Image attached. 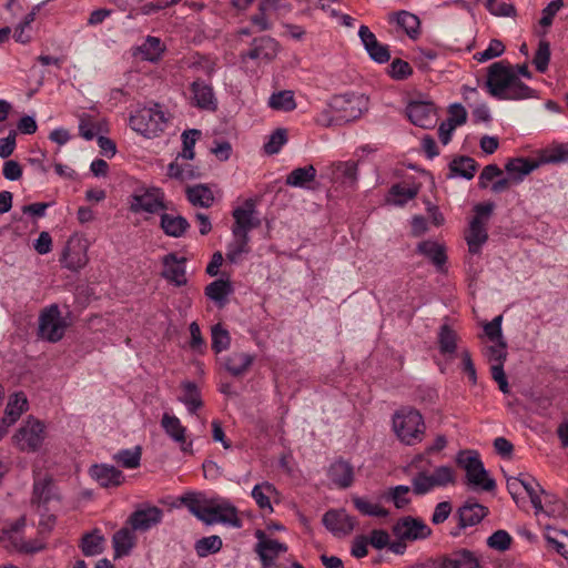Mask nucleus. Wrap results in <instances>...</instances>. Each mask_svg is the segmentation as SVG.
<instances>
[{
  "mask_svg": "<svg viewBox=\"0 0 568 568\" xmlns=\"http://www.w3.org/2000/svg\"><path fill=\"white\" fill-rule=\"evenodd\" d=\"M519 75L531 79L532 74L526 63L514 67L506 61L495 62L487 70L485 88L491 97L499 100L531 98L535 91Z\"/></svg>",
  "mask_w": 568,
  "mask_h": 568,
  "instance_id": "1",
  "label": "nucleus"
},
{
  "mask_svg": "<svg viewBox=\"0 0 568 568\" xmlns=\"http://www.w3.org/2000/svg\"><path fill=\"white\" fill-rule=\"evenodd\" d=\"M456 464L465 469L467 484L479 487L485 491H493L496 481L488 476L483 462L476 450H462L456 457Z\"/></svg>",
  "mask_w": 568,
  "mask_h": 568,
  "instance_id": "2",
  "label": "nucleus"
},
{
  "mask_svg": "<svg viewBox=\"0 0 568 568\" xmlns=\"http://www.w3.org/2000/svg\"><path fill=\"white\" fill-rule=\"evenodd\" d=\"M71 322L68 316H61L57 304L44 308L39 316L38 336L50 343L59 342Z\"/></svg>",
  "mask_w": 568,
  "mask_h": 568,
  "instance_id": "3",
  "label": "nucleus"
},
{
  "mask_svg": "<svg viewBox=\"0 0 568 568\" xmlns=\"http://www.w3.org/2000/svg\"><path fill=\"white\" fill-rule=\"evenodd\" d=\"M393 427L398 438L410 445L415 439H419L424 434L425 424L423 416L416 409H402L397 412L393 419Z\"/></svg>",
  "mask_w": 568,
  "mask_h": 568,
  "instance_id": "4",
  "label": "nucleus"
},
{
  "mask_svg": "<svg viewBox=\"0 0 568 568\" xmlns=\"http://www.w3.org/2000/svg\"><path fill=\"white\" fill-rule=\"evenodd\" d=\"M155 109L143 108L130 118V124L133 130L141 132L144 135L155 134L158 131L163 130V125L166 123L164 113Z\"/></svg>",
  "mask_w": 568,
  "mask_h": 568,
  "instance_id": "5",
  "label": "nucleus"
},
{
  "mask_svg": "<svg viewBox=\"0 0 568 568\" xmlns=\"http://www.w3.org/2000/svg\"><path fill=\"white\" fill-rule=\"evenodd\" d=\"M393 534L402 540L414 541L429 537L432 529L420 518L405 516L393 526Z\"/></svg>",
  "mask_w": 568,
  "mask_h": 568,
  "instance_id": "6",
  "label": "nucleus"
},
{
  "mask_svg": "<svg viewBox=\"0 0 568 568\" xmlns=\"http://www.w3.org/2000/svg\"><path fill=\"white\" fill-rule=\"evenodd\" d=\"M14 439L20 444L21 450H37L44 439V425L33 418L29 417L27 423L17 432Z\"/></svg>",
  "mask_w": 568,
  "mask_h": 568,
  "instance_id": "7",
  "label": "nucleus"
},
{
  "mask_svg": "<svg viewBox=\"0 0 568 568\" xmlns=\"http://www.w3.org/2000/svg\"><path fill=\"white\" fill-rule=\"evenodd\" d=\"M163 510L156 506L145 505L134 510L126 525L134 531H146L162 521Z\"/></svg>",
  "mask_w": 568,
  "mask_h": 568,
  "instance_id": "8",
  "label": "nucleus"
},
{
  "mask_svg": "<svg viewBox=\"0 0 568 568\" xmlns=\"http://www.w3.org/2000/svg\"><path fill=\"white\" fill-rule=\"evenodd\" d=\"M54 499L58 500L59 496L53 477L48 474H44L43 476H41L40 473L37 474L33 483L31 504L48 511V504Z\"/></svg>",
  "mask_w": 568,
  "mask_h": 568,
  "instance_id": "9",
  "label": "nucleus"
},
{
  "mask_svg": "<svg viewBox=\"0 0 568 568\" xmlns=\"http://www.w3.org/2000/svg\"><path fill=\"white\" fill-rule=\"evenodd\" d=\"M87 250V240L71 236L62 252L61 261L65 263V267L69 270L78 271L85 266L89 261Z\"/></svg>",
  "mask_w": 568,
  "mask_h": 568,
  "instance_id": "10",
  "label": "nucleus"
},
{
  "mask_svg": "<svg viewBox=\"0 0 568 568\" xmlns=\"http://www.w3.org/2000/svg\"><path fill=\"white\" fill-rule=\"evenodd\" d=\"M160 210H168L164 202V193L158 187L146 189L143 193H135L131 204V211H145L148 213H156Z\"/></svg>",
  "mask_w": 568,
  "mask_h": 568,
  "instance_id": "11",
  "label": "nucleus"
},
{
  "mask_svg": "<svg viewBox=\"0 0 568 568\" xmlns=\"http://www.w3.org/2000/svg\"><path fill=\"white\" fill-rule=\"evenodd\" d=\"M327 176L337 186L354 187L357 182V163L338 161L327 168Z\"/></svg>",
  "mask_w": 568,
  "mask_h": 568,
  "instance_id": "12",
  "label": "nucleus"
},
{
  "mask_svg": "<svg viewBox=\"0 0 568 568\" xmlns=\"http://www.w3.org/2000/svg\"><path fill=\"white\" fill-rule=\"evenodd\" d=\"M435 106L432 102L412 101L406 108V114L409 121L423 129H430L434 126Z\"/></svg>",
  "mask_w": 568,
  "mask_h": 568,
  "instance_id": "13",
  "label": "nucleus"
},
{
  "mask_svg": "<svg viewBox=\"0 0 568 568\" xmlns=\"http://www.w3.org/2000/svg\"><path fill=\"white\" fill-rule=\"evenodd\" d=\"M487 514L488 508L477 503L475 498L467 499L457 510L459 529L479 524Z\"/></svg>",
  "mask_w": 568,
  "mask_h": 568,
  "instance_id": "14",
  "label": "nucleus"
},
{
  "mask_svg": "<svg viewBox=\"0 0 568 568\" xmlns=\"http://www.w3.org/2000/svg\"><path fill=\"white\" fill-rule=\"evenodd\" d=\"M449 118L442 122L438 128L440 142L446 145L452 139L456 126L463 125L467 121V111L460 103H454L448 108Z\"/></svg>",
  "mask_w": 568,
  "mask_h": 568,
  "instance_id": "15",
  "label": "nucleus"
},
{
  "mask_svg": "<svg viewBox=\"0 0 568 568\" xmlns=\"http://www.w3.org/2000/svg\"><path fill=\"white\" fill-rule=\"evenodd\" d=\"M323 525L333 534L348 535L356 525L355 518L344 509H331L323 516Z\"/></svg>",
  "mask_w": 568,
  "mask_h": 568,
  "instance_id": "16",
  "label": "nucleus"
},
{
  "mask_svg": "<svg viewBox=\"0 0 568 568\" xmlns=\"http://www.w3.org/2000/svg\"><path fill=\"white\" fill-rule=\"evenodd\" d=\"M358 36L369 57L377 63L388 62L390 53L387 45L381 44L375 34L366 26H362Z\"/></svg>",
  "mask_w": 568,
  "mask_h": 568,
  "instance_id": "17",
  "label": "nucleus"
},
{
  "mask_svg": "<svg viewBox=\"0 0 568 568\" xmlns=\"http://www.w3.org/2000/svg\"><path fill=\"white\" fill-rule=\"evenodd\" d=\"M204 508L216 509V513H204L206 518H215V523L230 524L236 528L242 526V521L237 517L236 508L227 501L216 503L214 500H205Z\"/></svg>",
  "mask_w": 568,
  "mask_h": 568,
  "instance_id": "18",
  "label": "nucleus"
},
{
  "mask_svg": "<svg viewBox=\"0 0 568 568\" xmlns=\"http://www.w3.org/2000/svg\"><path fill=\"white\" fill-rule=\"evenodd\" d=\"M186 258H179L175 253H170L163 257L164 270L162 271V276L171 282H173L176 286H182L186 284L185 278V268L181 264L185 263Z\"/></svg>",
  "mask_w": 568,
  "mask_h": 568,
  "instance_id": "19",
  "label": "nucleus"
},
{
  "mask_svg": "<svg viewBox=\"0 0 568 568\" xmlns=\"http://www.w3.org/2000/svg\"><path fill=\"white\" fill-rule=\"evenodd\" d=\"M465 240L471 254H477L480 246L488 240L486 224L479 217H473L466 232Z\"/></svg>",
  "mask_w": 568,
  "mask_h": 568,
  "instance_id": "20",
  "label": "nucleus"
},
{
  "mask_svg": "<svg viewBox=\"0 0 568 568\" xmlns=\"http://www.w3.org/2000/svg\"><path fill=\"white\" fill-rule=\"evenodd\" d=\"M90 474L102 487L119 486L123 480L122 471L112 465H93Z\"/></svg>",
  "mask_w": 568,
  "mask_h": 568,
  "instance_id": "21",
  "label": "nucleus"
},
{
  "mask_svg": "<svg viewBox=\"0 0 568 568\" xmlns=\"http://www.w3.org/2000/svg\"><path fill=\"white\" fill-rule=\"evenodd\" d=\"M328 477L339 488H347L354 479L353 466L346 460L338 459L331 465Z\"/></svg>",
  "mask_w": 568,
  "mask_h": 568,
  "instance_id": "22",
  "label": "nucleus"
},
{
  "mask_svg": "<svg viewBox=\"0 0 568 568\" xmlns=\"http://www.w3.org/2000/svg\"><path fill=\"white\" fill-rule=\"evenodd\" d=\"M417 252L432 261L438 271H443L447 262L446 248L443 244L434 241H423L417 245Z\"/></svg>",
  "mask_w": 568,
  "mask_h": 568,
  "instance_id": "23",
  "label": "nucleus"
},
{
  "mask_svg": "<svg viewBox=\"0 0 568 568\" xmlns=\"http://www.w3.org/2000/svg\"><path fill=\"white\" fill-rule=\"evenodd\" d=\"M444 567L448 568H480L475 554L468 549H458L450 555H444Z\"/></svg>",
  "mask_w": 568,
  "mask_h": 568,
  "instance_id": "24",
  "label": "nucleus"
},
{
  "mask_svg": "<svg viewBox=\"0 0 568 568\" xmlns=\"http://www.w3.org/2000/svg\"><path fill=\"white\" fill-rule=\"evenodd\" d=\"M160 226L168 236L181 237L190 229V223L181 215L163 213L161 215Z\"/></svg>",
  "mask_w": 568,
  "mask_h": 568,
  "instance_id": "25",
  "label": "nucleus"
},
{
  "mask_svg": "<svg viewBox=\"0 0 568 568\" xmlns=\"http://www.w3.org/2000/svg\"><path fill=\"white\" fill-rule=\"evenodd\" d=\"M205 500H200L197 498V494L187 493L181 497V503L187 507V509L200 520H202L206 525H212L215 523V518H206L204 513H216V509L213 508H204Z\"/></svg>",
  "mask_w": 568,
  "mask_h": 568,
  "instance_id": "26",
  "label": "nucleus"
},
{
  "mask_svg": "<svg viewBox=\"0 0 568 568\" xmlns=\"http://www.w3.org/2000/svg\"><path fill=\"white\" fill-rule=\"evenodd\" d=\"M28 409V400L23 393L13 394L6 407V417L1 424L7 428L17 422L20 415Z\"/></svg>",
  "mask_w": 568,
  "mask_h": 568,
  "instance_id": "27",
  "label": "nucleus"
},
{
  "mask_svg": "<svg viewBox=\"0 0 568 568\" xmlns=\"http://www.w3.org/2000/svg\"><path fill=\"white\" fill-rule=\"evenodd\" d=\"M539 166V162L530 161L524 158H515L508 160L505 165V170L510 175V179L515 182L523 180L525 175H528L535 169Z\"/></svg>",
  "mask_w": 568,
  "mask_h": 568,
  "instance_id": "28",
  "label": "nucleus"
},
{
  "mask_svg": "<svg viewBox=\"0 0 568 568\" xmlns=\"http://www.w3.org/2000/svg\"><path fill=\"white\" fill-rule=\"evenodd\" d=\"M131 527H123L113 535L114 558L129 555L134 547L136 537Z\"/></svg>",
  "mask_w": 568,
  "mask_h": 568,
  "instance_id": "29",
  "label": "nucleus"
},
{
  "mask_svg": "<svg viewBox=\"0 0 568 568\" xmlns=\"http://www.w3.org/2000/svg\"><path fill=\"white\" fill-rule=\"evenodd\" d=\"M191 90L194 93L196 105L201 109L214 111L217 106L213 89L201 80L192 83Z\"/></svg>",
  "mask_w": 568,
  "mask_h": 568,
  "instance_id": "30",
  "label": "nucleus"
},
{
  "mask_svg": "<svg viewBox=\"0 0 568 568\" xmlns=\"http://www.w3.org/2000/svg\"><path fill=\"white\" fill-rule=\"evenodd\" d=\"M183 394L178 397L179 402L187 406L191 414H195L203 406L201 392L194 382L185 381L181 384Z\"/></svg>",
  "mask_w": 568,
  "mask_h": 568,
  "instance_id": "31",
  "label": "nucleus"
},
{
  "mask_svg": "<svg viewBox=\"0 0 568 568\" xmlns=\"http://www.w3.org/2000/svg\"><path fill=\"white\" fill-rule=\"evenodd\" d=\"M254 356L246 353H234L224 361L225 369L234 377H240L246 373L252 365Z\"/></svg>",
  "mask_w": 568,
  "mask_h": 568,
  "instance_id": "32",
  "label": "nucleus"
},
{
  "mask_svg": "<svg viewBox=\"0 0 568 568\" xmlns=\"http://www.w3.org/2000/svg\"><path fill=\"white\" fill-rule=\"evenodd\" d=\"M185 192L187 200L194 206L210 207L214 202L213 192L206 184L187 186Z\"/></svg>",
  "mask_w": 568,
  "mask_h": 568,
  "instance_id": "33",
  "label": "nucleus"
},
{
  "mask_svg": "<svg viewBox=\"0 0 568 568\" xmlns=\"http://www.w3.org/2000/svg\"><path fill=\"white\" fill-rule=\"evenodd\" d=\"M458 335L453 327L445 323L440 326L437 343L443 355H453L457 349Z\"/></svg>",
  "mask_w": 568,
  "mask_h": 568,
  "instance_id": "34",
  "label": "nucleus"
},
{
  "mask_svg": "<svg viewBox=\"0 0 568 568\" xmlns=\"http://www.w3.org/2000/svg\"><path fill=\"white\" fill-rule=\"evenodd\" d=\"M477 168V162L467 155L456 156L449 163V170L452 174L463 176L466 180H471L475 176Z\"/></svg>",
  "mask_w": 568,
  "mask_h": 568,
  "instance_id": "35",
  "label": "nucleus"
},
{
  "mask_svg": "<svg viewBox=\"0 0 568 568\" xmlns=\"http://www.w3.org/2000/svg\"><path fill=\"white\" fill-rule=\"evenodd\" d=\"M233 217L235 220V225L233 227V234L235 236H239L240 233L247 234L251 230L261 225V221L258 219L246 214V211L242 210V207H236L233 211Z\"/></svg>",
  "mask_w": 568,
  "mask_h": 568,
  "instance_id": "36",
  "label": "nucleus"
},
{
  "mask_svg": "<svg viewBox=\"0 0 568 568\" xmlns=\"http://www.w3.org/2000/svg\"><path fill=\"white\" fill-rule=\"evenodd\" d=\"M103 541L104 537L100 535L99 529L84 534L80 545L83 555L94 556L101 554L103 551Z\"/></svg>",
  "mask_w": 568,
  "mask_h": 568,
  "instance_id": "37",
  "label": "nucleus"
},
{
  "mask_svg": "<svg viewBox=\"0 0 568 568\" xmlns=\"http://www.w3.org/2000/svg\"><path fill=\"white\" fill-rule=\"evenodd\" d=\"M161 425L165 433L175 442L180 444L185 443V427L181 425L180 419L176 416L168 413L163 414Z\"/></svg>",
  "mask_w": 568,
  "mask_h": 568,
  "instance_id": "38",
  "label": "nucleus"
},
{
  "mask_svg": "<svg viewBox=\"0 0 568 568\" xmlns=\"http://www.w3.org/2000/svg\"><path fill=\"white\" fill-rule=\"evenodd\" d=\"M232 293V285L230 281L226 280H216L210 283L205 287V295L212 301L219 303L220 306H223L225 298L229 294Z\"/></svg>",
  "mask_w": 568,
  "mask_h": 568,
  "instance_id": "39",
  "label": "nucleus"
},
{
  "mask_svg": "<svg viewBox=\"0 0 568 568\" xmlns=\"http://www.w3.org/2000/svg\"><path fill=\"white\" fill-rule=\"evenodd\" d=\"M316 169L313 165L297 168L293 170L286 178V184L290 186L304 187L306 183L314 181Z\"/></svg>",
  "mask_w": 568,
  "mask_h": 568,
  "instance_id": "40",
  "label": "nucleus"
},
{
  "mask_svg": "<svg viewBox=\"0 0 568 568\" xmlns=\"http://www.w3.org/2000/svg\"><path fill=\"white\" fill-rule=\"evenodd\" d=\"M331 109H325L321 112L317 118V123L323 126H332V125H341L342 123H346L353 121L362 115L361 108H351L348 115L334 118L331 115Z\"/></svg>",
  "mask_w": 568,
  "mask_h": 568,
  "instance_id": "41",
  "label": "nucleus"
},
{
  "mask_svg": "<svg viewBox=\"0 0 568 568\" xmlns=\"http://www.w3.org/2000/svg\"><path fill=\"white\" fill-rule=\"evenodd\" d=\"M268 105L274 110L293 111L296 108L294 92L291 90H283L273 93L268 100Z\"/></svg>",
  "mask_w": 568,
  "mask_h": 568,
  "instance_id": "42",
  "label": "nucleus"
},
{
  "mask_svg": "<svg viewBox=\"0 0 568 568\" xmlns=\"http://www.w3.org/2000/svg\"><path fill=\"white\" fill-rule=\"evenodd\" d=\"M212 349L219 354L229 349L231 345V335L222 324L217 323L211 328Z\"/></svg>",
  "mask_w": 568,
  "mask_h": 568,
  "instance_id": "43",
  "label": "nucleus"
},
{
  "mask_svg": "<svg viewBox=\"0 0 568 568\" xmlns=\"http://www.w3.org/2000/svg\"><path fill=\"white\" fill-rule=\"evenodd\" d=\"M396 21L412 39H415L418 36L419 19L415 14L407 11H400L397 13Z\"/></svg>",
  "mask_w": 568,
  "mask_h": 568,
  "instance_id": "44",
  "label": "nucleus"
},
{
  "mask_svg": "<svg viewBox=\"0 0 568 568\" xmlns=\"http://www.w3.org/2000/svg\"><path fill=\"white\" fill-rule=\"evenodd\" d=\"M222 548V539L219 536L204 537L195 542V550L199 557H206L215 554Z\"/></svg>",
  "mask_w": 568,
  "mask_h": 568,
  "instance_id": "45",
  "label": "nucleus"
},
{
  "mask_svg": "<svg viewBox=\"0 0 568 568\" xmlns=\"http://www.w3.org/2000/svg\"><path fill=\"white\" fill-rule=\"evenodd\" d=\"M142 449L136 446L134 450L123 449L114 455V460L124 468H136L140 465Z\"/></svg>",
  "mask_w": 568,
  "mask_h": 568,
  "instance_id": "46",
  "label": "nucleus"
},
{
  "mask_svg": "<svg viewBox=\"0 0 568 568\" xmlns=\"http://www.w3.org/2000/svg\"><path fill=\"white\" fill-rule=\"evenodd\" d=\"M550 61V44L548 41L540 40L538 43V49L535 53L532 63L535 64L537 71L545 72L548 68Z\"/></svg>",
  "mask_w": 568,
  "mask_h": 568,
  "instance_id": "47",
  "label": "nucleus"
},
{
  "mask_svg": "<svg viewBox=\"0 0 568 568\" xmlns=\"http://www.w3.org/2000/svg\"><path fill=\"white\" fill-rule=\"evenodd\" d=\"M141 53L144 59L149 61H156L163 51L161 40L155 37H148L145 42L140 47Z\"/></svg>",
  "mask_w": 568,
  "mask_h": 568,
  "instance_id": "48",
  "label": "nucleus"
},
{
  "mask_svg": "<svg viewBox=\"0 0 568 568\" xmlns=\"http://www.w3.org/2000/svg\"><path fill=\"white\" fill-rule=\"evenodd\" d=\"M287 142V131L285 129H276L270 136L267 143L264 144V151L266 154H275Z\"/></svg>",
  "mask_w": 568,
  "mask_h": 568,
  "instance_id": "49",
  "label": "nucleus"
},
{
  "mask_svg": "<svg viewBox=\"0 0 568 568\" xmlns=\"http://www.w3.org/2000/svg\"><path fill=\"white\" fill-rule=\"evenodd\" d=\"M513 538L506 530L495 531L488 539L487 545L498 551H506L511 545Z\"/></svg>",
  "mask_w": 568,
  "mask_h": 568,
  "instance_id": "50",
  "label": "nucleus"
},
{
  "mask_svg": "<svg viewBox=\"0 0 568 568\" xmlns=\"http://www.w3.org/2000/svg\"><path fill=\"white\" fill-rule=\"evenodd\" d=\"M418 186L405 189L399 184H395L390 187L389 194L394 197H397L394 200V204L404 205L407 200L414 199L418 194Z\"/></svg>",
  "mask_w": 568,
  "mask_h": 568,
  "instance_id": "51",
  "label": "nucleus"
},
{
  "mask_svg": "<svg viewBox=\"0 0 568 568\" xmlns=\"http://www.w3.org/2000/svg\"><path fill=\"white\" fill-rule=\"evenodd\" d=\"M504 43L498 39H493L488 48L483 52L476 53L474 58L479 62H485L494 58L500 57L504 53Z\"/></svg>",
  "mask_w": 568,
  "mask_h": 568,
  "instance_id": "52",
  "label": "nucleus"
},
{
  "mask_svg": "<svg viewBox=\"0 0 568 568\" xmlns=\"http://www.w3.org/2000/svg\"><path fill=\"white\" fill-rule=\"evenodd\" d=\"M412 73L413 69L409 63L402 59H394L389 65V75L395 80H405Z\"/></svg>",
  "mask_w": 568,
  "mask_h": 568,
  "instance_id": "53",
  "label": "nucleus"
},
{
  "mask_svg": "<svg viewBox=\"0 0 568 568\" xmlns=\"http://www.w3.org/2000/svg\"><path fill=\"white\" fill-rule=\"evenodd\" d=\"M503 315L496 316L491 322L483 325L484 332L490 342L505 339L501 331Z\"/></svg>",
  "mask_w": 568,
  "mask_h": 568,
  "instance_id": "54",
  "label": "nucleus"
},
{
  "mask_svg": "<svg viewBox=\"0 0 568 568\" xmlns=\"http://www.w3.org/2000/svg\"><path fill=\"white\" fill-rule=\"evenodd\" d=\"M287 550L286 545L280 542L276 539L261 540L257 542L255 551L256 552H270L272 557H277L280 552H285Z\"/></svg>",
  "mask_w": 568,
  "mask_h": 568,
  "instance_id": "55",
  "label": "nucleus"
},
{
  "mask_svg": "<svg viewBox=\"0 0 568 568\" xmlns=\"http://www.w3.org/2000/svg\"><path fill=\"white\" fill-rule=\"evenodd\" d=\"M495 344L487 348L488 357L496 364L504 365L507 358V342L506 339L494 342Z\"/></svg>",
  "mask_w": 568,
  "mask_h": 568,
  "instance_id": "56",
  "label": "nucleus"
},
{
  "mask_svg": "<svg viewBox=\"0 0 568 568\" xmlns=\"http://www.w3.org/2000/svg\"><path fill=\"white\" fill-rule=\"evenodd\" d=\"M562 6V0H552L550 3H548V6L542 10V17L539 20L540 26L544 28L550 27L554 17Z\"/></svg>",
  "mask_w": 568,
  "mask_h": 568,
  "instance_id": "57",
  "label": "nucleus"
},
{
  "mask_svg": "<svg viewBox=\"0 0 568 568\" xmlns=\"http://www.w3.org/2000/svg\"><path fill=\"white\" fill-rule=\"evenodd\" d=\"M486 8L488 11L498 17H515L516 8L510 3H499L497 8H495V0H486Z\"/></svg>",
  "mask_w": 568,
  "mask_h": 568,
  "instance_id": "58",
  "label": "nucleus"
},
{
  "mask_svg": "<svg viewBox=\"0 0 568 568\" xmlns=\"http://www.w3.org/2000/svg\"><path fill=\"white\" fill-rule=\"evenodd\" d=\"M266 489L267 491H271L273 489V486L271 484H264L263 486L256 485L252 490V497L255 499L256 504L260 508H268L271 511L273 510L270 498L266 496L262 489Z\"/></svg>",
  "mask_w": 568,
  "mask_h": 568,
  "instance_id": "59",
  "label": "nucleus"
},
{
  "mask_svg": "<svg viewBox=\"0 0 568 568\" xmlns=\"http://www.w3.org/2000/svg\"><path fill=\"white\" fill-rule=\"evenodd\" d=\"M412 484H413V491L416 495H425L433 489L430 487V485H428V473L427 471L417 473L413 477Z\"/></svg>",
  "mask_w": 568,
  "mask_h": 568,
  "instance_id": "60",
  "label": "nucleus"
},
{
  "mask_svg": "<svg viewBox=\"0 0 568 568\" xmlns=\"http://www.w3.org/2000/svg\"><path fill=\"white\" fill-rule=\"evenodd\" d=\"M568 160V148L564 145H559L555 149H552L549 152H545L541 155V162L542 163H557V162H564Z\"/></svg>",
  "mask_w": 568,
  "mask_h": 568,
  "instance_id": "61",
  "label": "nucleus"
},
{
  "mask_svg": "<svg viewBox=\"0 0 568 568\" xmlns=\"http://www.w3.org/2000/svg\"><path fill=\"white\" fill-rule=\"evenodd\" d=\"M16 139V130H10L7 138L0 139V158L8 159L14 152Z\"/></svg>",
  "mask_w": 568,
  "mask_h": 568,
  "instance_id": "62",
  "label": "nucleus"
},
{
  "mask_svg": "<svg viewBox=\"0 0 568 568\" xmlns=\"http://www.w3.org/2000/svg\"><path fill=\"white\" fill-rule=\"evenodd\" d=\"M433 474L436 477L437 485L440 487L455 483V473L453 468L448 466L437 467Z\"/></svg>",
  "mask_w": 568,
  "mask_h": 568,
  "instance_id": "63",
  "label": "nucleus"
},
{
  "mask_svg": "<svg viewBox=\"0 0 568 568\" xmlns=\"http://www.w3.org/2000/svg\"><path fill=\"white\" fill-rule=\"evenodd\" d=\"M3 176L10 181H17L22 176V166L14 160H8L3 164Z\"/></svg>",
  "mask_w": 568,
  "mask_h": 568,
  "instance_id": "64",
  "label": "nucleus"
}]
</instances>
